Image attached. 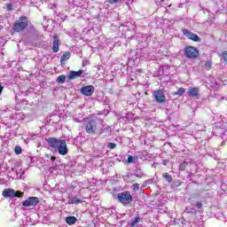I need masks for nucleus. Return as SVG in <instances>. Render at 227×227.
<instances>
[{
    "instance_id": "34",
    "label": "nucleus",
    "mask_w": 227,
    "mask_h": 227,
    "mask_svg": "<svg viewBox=\"0 0 227 227\" xmlns=\"http://www.w3.org/2000/svg\"><path fill=\"white\" fill-rule=\"evenodd\" d=\"M3 90H4V87L0 84V96H1V94L3 93Z\"/></svg>"
},
{
    "instance_id": "9",
    "label": "nucleus",
    "mask_w": 227,
    "mask_h": 227,
    "mask_svg": "<svg viewBox=\"0 0 227 227\" xmlns=\"http://www.w3.org/2000/svg\"><path fill=\"white\" fill-rule=\"evenodd\" d=\"M59 155H67L68 153V147L67 146V140L62 139L59 144V147H57Z\"/></svg>"
},
{
    "instance_id": "27",
    "label": "nucleus",
    "mask_w": 227,
    "mask_h": 227,
    "mask_svg": "<svg viewBox=\"0 0 227 227\" xmlns=\"http://www.w3.org/2000/svg\"><path fill=\"white\" fill-rule=\"evenodd\" d=\"M107 148H110V150H114V148H116V144L110 142L107 145Z\"/></svg>"
},
{
    "instance_id": "21",
    "label": "nucleus",
    "mask_w": 227,
    "mask_h": 227,
    "mask_svg": "<svg viewBox=\"0 0 227 227\" xmlns=\"http://www.w3.org/2000/svg\"><path fill=\"white\" fill-rule=\"evenodd\" d=\"M162 177L165 178L168 183L173 182V176H171V175L168 173L162 174Z\"/></svg>"
},
{
    "instance_id": "15",
    "label": "nucleus",
    "mask_w": 227,
    "mask_h": 227,
    "mask_svg": "<svg viewBox=\"0 0 227 227\" xmlns=\"http://www.w3.org/2000/svg\"><path fill=\"white\" fill-rule=\"evenodd\" d=\"M69 205H79L81 203V199L77 196L69 197Z\"/></svg>"
},
{
    "instance_id": "17",
    "label": "nucleus",
    "mask_w": 227,
    "mask_h": 227,
    "mask_svg": "<svg viewBox=\"0 0 227 227\" xmlns=\"http://www.w3.org/2000/svg\"><path fill=\"white\" fill-rule=\"evenodd\" d=\"M67 59H70V52L67 51L65 52L61 58H60V63H64V61H67Z\"/></svg>"
},
{
    "instance_id": "7",
    "label": "nucleus",
    "mask_w": 227,
    "mask_h": 227,
    "mask_svg": "<svg viewBox=\"0 0 227 227\" xmlns=\"http://www.w3.org/2000/svg\"><path fill=\"white\" fill-rule=\"evenodd\" d=\"M183 34L184 36H186V38H189V40H192V42H201V38L198 35L186 28L183 29Z\"/></svg>"
},
{
    "instance_id": "36",
    "label": "nucleus",
    "mask_w": 227,
    "mask_h": 227,
    "mask_svg": "<svg viewBox=\"0 0 227 227\" xmlns=\"http://www.w3.org/2000/svg\"><path fill=\"white\" fill-rule=\"evenodd\" d=\"M45 157H46L47 159H51V154H45Z\"/></svg>"
},
{
    "instance_id": "18",
    "label": "nucleus",
    "mask_w": 227,
    "mask_h": 227,
    "mask_svg": "<svg viewBox=\"0 0 227 227\" xmlns=\"http://www.w3.org/2000/svg\"><path fill=\"white\" fill-rule=\"evenodd\" d=\"M66 81H67V76L63 74L59 75L57 78V82H59V84L65 83Z\"/></svg>"
},
{
    "instance_id": "13",
    "label": "nucleus",
    "mask_w": 227,
    "mask_h": 227,
    "mask_svg": "<svg viewBox=\"0 0 227 227\" xmlns=\"http://www.w3.org/2000/svg\"><path fill=\"white\" fill-rule=\"evenodd\" d=\"M188 94L190 95V97H192L193 98H198L200 97V88H190L188 90Z\"/></svg>"
},
{
    "instance_id": "33",
    "label": "nucleus",
    "mask_w": 227,
    "mask_h": 227,
    "mask_svg": "<svg viewBox=\"0 0 227 227\" xmlns=\"http://www.w3.org/2000/svg\"><path fill=\"white\" fill-rule=\"evenodd\" d=\"M196 207H197V208H202L203 204L201 202H197Z\"/></svg>"
},
{
    "instance_id": "4",
    "label": "nucleus",
    "mask_w": 227,
    "mask_h": 227,
    "mask_svg": "<svg viewBox=\"0 0 227 227\" xmlns=\"http://www.w3.org/2000/svg\"><path fill=\"white\" fill-rule=\"evenodd\" d=\"M85 130L87 134H96L97 133V121L90 120L85 125Z\"/></svg>"
},
{
    "instance_id": "29",
    "label": "nucleus",
    "mask_w": 227,
    "mask_h": 227,
    "mask_svg": "<svg viewBox=\"0 0 227 227\" xmlns=\"http://www.w3.org/2000/svg\"><path fill=\"white\" fill-rule=\"evenodd\" d=\"M107 3L109 4H117V3H120V0H107Z\"/></svg>"
},
{
    "instance_id": "19",
    "label": "nucleus",
    "mask_w": 227,
    "mask_h": 227,
    "mask_svg": "<svg viewBox=\"0 0 227 227\" xmlns=\"http://www.w3.org/2000/svg\"><path fill=\"white\" fill-rule=\"evenodd\" d=\"M212 65H213L212 60H206L204 62V67L207 71L212 69Z\"/></svg>"
},
{
    "instance_id": "32",
    "label": "nucleus",
    "mask_w": 227,
    "mask_h": 227,
    "mask_svg": "<svg viewBox=\"0 0 227 227\" xmlns=\"http://www.w3.org/2000/svg\"><path fill=\"white\" fill-rule=\"evenodd\" d=\"M128 162H129V163L134 162V157H132V155H129V156H128Z\"/></svg>"
},
{
    "instance_id": "25",
    "label": "nucleus",
    "mask_w": 227,
    "mask_h": 227,
    "mask_svg": "<svg viewBox=\"0 0 227 227\" xmlns=\"http://www.w3.org/2000/svg\"><path fill=\"white\" fill-rule=\"evenodd\" d=\"M14 198H22L24 196V192H21L20 191H14Z\"/></svg>"
},
{
    "instance_id": "20",
    "label": "nucleus",
    "mask_w": 227,
    "mask_h": 227,
    "mask_svg": "<svg viewBox=\"0 0 227 227\" xmlns=\"http://www.w3.org/2000/svg\"><path fill=\"white\" fill-rule=\"evenodd\" d=\"M187 166H189V163L185 160H184L180 165H179V169L180 171H185Z\"/></svg>"
},
{
    "instance_id": "14",
    "label": "nucleus",
    "mask_w": 227,
    "mask_h": 227,
    "mask_svg": "<svg viewBox=\"0 0 227 227\" xmlns=\"http://www.w3.org/2000/svg\"><path fill=\"white\" fill-rule=\"evenodd\" d=\"M82 74H84V70L70 71L68 79L70 80L77 79V77H81Z\"/></svg>"
},
{
    "instance_id": "6",
    "label": "nucleus",
    "mask_w": 227,
    "mask_h": 227,
    "mask_svg": "<svg viewBox=\"0 0 227 227\" xmlns=\"http://www.w3.org/2000/svg\"><path fill=\"white\" fill-rule=\"evenodd\" d=\"M153 95L158 104H164L166 102V95H164V91L161 90H154Z\"/></svg>"
},
{
    "instance_id": "12",
    "label": "nucleus",
    "mask_w": 227,
    "mask_h": 227,
    "mask_svg": "<svg viewBox=\"0 0 227 227\" xmlns=\"http://www.w3.org/2000/svg\"><path fill=\"white\" fill-rule=\"evenodd\" d=\"M14 192L15 190L12 188H6L3 191L2 196H4V198H15Z\"/></svg>"
},
{
    "instance_id": "31",
    "label": "nucleus",
    "mask_w": 227,
    "mask_h": 227,
    "mask_svg": "<svg viewBox=\"0 0 227 227\" xmlns=\"http://www.w3.org/2000/svg\"><path fill=\"white\" fill-rule=\"evenodd\" d=\"M133 191H139V184L136 183L133 184Z\"/></svg>"
},
{
    "instance_id": "22",
    "label": "nucleus",
    "mask_w": 227,
    "mask_h": 227,
    "mask_svg": "<svg viewBox=\"0 0 227 227\" xmlns=\"http://www.w3.org/2000/svg\"><path fill=\"white\" fill-rule=\"evenodd\" d=\"M185 93V89L184 87H180L177 91L174 93V95H178L179 97H182Z\"/></svg>"
},
{
    "instance_id": "24",
    "label": "nucleus",
    "mask_w": 227,
    "mask_h": 227,
    "mask_svg": "<svg viewBox=\"0 0 227 227\" xmlns=\"http://www.w3.org/2000/svg\"><path fill=\"white\" fill-rule=\"evenodd\" d=\"M14 153H16V155H20V153H22V148L19 145H16L14 149Z\"/></svg>"
},
{
    "instance_id": "26",
    "label": "nucleus",
    "mask_w": 227,
    "mask_h": 227,
    "mask_svg": "<svg viewBox=\"0 0 227 227\" xmlns=\"http://www.w3.org/2000/svg\"><path fill=\"white\" fill-rule=\"evenodd\" d=\"M5 10L7 12H12L13 10V4L12 3L6 4Z\"/></svg>"
},
{
    "instance_id": "37",
    "label": "nucleus",
    "mask_w": 227,
    "mask_h": 227,
    "mask_svg": "<svg viewBox=\"0 0 227 227\" xmlns=\"http://www.w3.org/2000/svg\"><path fill=\"white\" fill-rule=\"evenodd\" d=\"M191 213H192V214H196V210H195V209H192V210L191 211Z\"/></svg>"
},
{
    "instance_id": "23",
    "label": "nucleus",
    "mask_w": 227,
    "mask_h": 227,
    "mask_svg": "<svg viewBox=\"0 0 227 227\" xmlns=\"http://www.w3.org/2000/svg\"><path fill=\"white\" fill-rule=\"evenodd\" d=\"M139 221H141V218L139 216H137L134 221L130 223V227H135L137 223H139Z\"/></svg>"
},
{
    "instance_id": "2",
    "label": "nucleus",
    "mask_w": 227,
    "mask_h": 227,
    "mask_svg": "<svg viewBox=\"0 0 227 227\" xmlns=\"http://www.w3.org/2000/svg\"><path fill=\"white\" fill-rule=\"evenodd\" d=\"M184 56L188 59H197L200 58V51L194 46H186L184 50Z\"/></svg>"
},
{
    "instance_id": "3",
    "label": "nucleus",
    "mask_w": 227,
    "mask_h": 227,
    "mask_svg": "<svg viewBox=\"0 0 227 227\" xmlns=\"http://www.w3.org/2000/svg\"><path fill=\"white\" fill-rule=\"evenodd\" d=\"M117 200L122 205H130L132 203V194L129 191L122 192L117 194Z\"/></svg>"
},
{
    "instance_id": "11",
    "label": "nucleus",
    "mask_w": 227,
    "mask_h": 227,
    "mask_svg": "<svg viewBox=\"0 0 227 227\" xmlns=\"http://www.w3.org/2000/svg\"><path fill=\"white\" fill-rule=\"evenodd\" d=\"M52 51L53 52L59 51V36H58L56 34L53 35Z\"/></svg>"
},
{
    "instance_id": "16",
    "label": "nucleus",
    "mask_w": 227,
    "mask_h": 227,
    "mask_svg": "<svg viewBox=\"0 0 227 227\" xmlns=\"http://www.w3.org/2000/svg\"><path fill=\"white\" fill-rule=\"evenodd\" d=\"M66 223H67L69 226H72L77 223V218L75 216H67L66 218Z\"/></svg>"
},
{
    "instance_id": "10",
    "label": "nucleus",
    "mask_w": 227,
    "mask_h": 227,
    "mask_svg": "<svg viewBox=\"0 0 227 227\" xmlns=\"http://www.w3.org/2000/svg\"><path fill=\"white\" fill-rule=\"evenodd\" d=\"M95 92V87L93 85H88L81 89V93L85 97H91Z\"/></svg>"
},
{
    "instance_id": "28",
    "label": "nucleus",
    "mask_w": 227,
    "mask_h": 227,
    "mask_svg": "<svg viewBox=\"0 0 227 227\" xmlns=\"http://www.w3.org/2000/svg\"><path fill=\"white\" fill-rule=\"evenodd\" d=\"M222 58L225 63H227V51H223Z\"/></svg>"
},
{
    "instance_id": "30",
    "label": "nucleus",
    "mask_w": 227,
    "mask_h": 227,
    "mask_svg": "<svg viewBox=\"0 0 227 227\" xmlns=\"http://www.w3.org/2000/svg\"><path fill=\"white\" fill-rule=\"evenodd\" d=\"M174 187H180L182 185V183L180 181H175L173 183Z\"/></svg>"
},
{
    "instance_id": "5",
    "label": "nucleus",
    "mask_w": 227,
    "mask_h": 227,
    "mask_svg": "<svg viewBox=\"0 0 227 227\" xmlns=\"http://www.w3.org/2000/svg\"><path fill=\"white\" fill-rule=\"evenodd\" d=\"M62 140L63 139H58L53 137H48L45 139V141L48 143L50 148H51L52 150H58V147Z\"/></svg>"
},
{
    "instance_id": "8",
    "label": "nucleus",
    "mask_w": 227,
    "mask_h": 227,
    "mask_svg": "<svg viewBox=\"0 0 227 227\" xmlns=\"http://www.w3.org/2000/svg\"><path fill=\"white\" fill-rule=\"evenodd\" d=\"M38 203H40V199H38V197H28L23 201L22 205L24 207H36Z\"/></svg>"
},
{
    "instance_id": "35",
    "label": "nucleus",
    "mask_w": 227,
    "mask_h": 227,
    "mask_svg": "<svg viewBox=\"0 0 227 227\" xmlns=\"http://www.w3.org/2000/svg\"><path fill=\"white\" fill-rule=\"evenodd\" d=\"M51 160H52V162H54V160H56V157L51 156Z\"/></svg>"
},
{
    "instance_id": "1",
    "label": "nucleus",
    "mask_w": 227,
    "mask_h": 227,
    "mask_svg": "<svg viewBox=\"0 0 227 227\" xmlns=\"http://www.w3.org/2000/svg\"><path fill=\"white\" fill-rule=\"evenodd\" d=\"M27 26H29V19L27 16H20V19L14 22L12 29L15 33H22V31L27 29Z\"/></svg>"
}]
</instances>
